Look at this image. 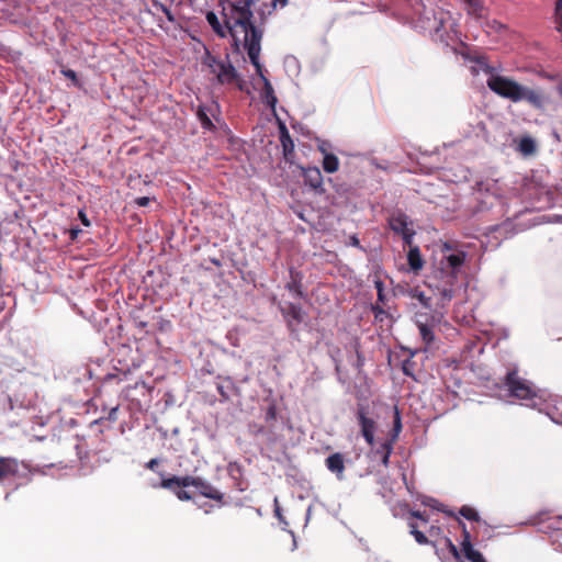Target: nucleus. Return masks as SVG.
<instances>
[{
	"label": "nucleus",
	"instance_id": "obj_9",
	"mask_svg": "<svg viewBox=\"0 0 562 562\" xmlns=\"http://www.w3.org/2000/svg\"><path fill=\"white\" fill-rule=\"evenodd\" d=\"M198 480H199V477H193V476H189V475L172 476L169 479H164L159 484L153 485V487H162L166 490H175V487L180 488V487H189V486L195 487Z\"/></svg>",
	"mask_w": 562,
	"mask_h": 562
},
{
	"label": "nucleus",
	"instance_id": "obj_42",
	"mask_svg": "<svg viewBox=\"0 0 562 562\" xmlns=\"http://www.w3.org/2000/svg\"><path fill=\"white\" fill-rule=\"evenodd\" d=\"M350 244H351L352 246H355V247H358V246H359V239H358V237H357V236H352V237L350 238Z\"/></svg>",
	"mask_w": 562,
	"mask_h": 562
},
{
	"label": "nucleus",
	"instance_id": "obj_6",
	"mask_svg": "<svg viewBox=\"0 0 562 562\" xmlns=\"http://www.w3.org/2000/svg\"><path fill=\"white\" fill-rule=\"evenodd\" d=\"M506 384L513 396L519 400H529L531 402V407L538 406L537 400H539L540 396L536 393L531 384L528 381L520 379L515 371L507 374Z\"/></svg>",
	"mask_w": 562,
	"mask_h": 562
},
{
	"label": "nucleus",
	"instance_id": "obj_46",
	"mask_svg": "<svg viewBox=\"0 0 562 562\" xmlns=\"http://www.w3.org/2000/svg\"><path fill=\"white\" fill-rule=\"evenodd\" d=\"M558 92L562 97V82L558 86Z\"/></svg>",
	"mask_w": 562,
	"mask_h": 562
},
{
	"label": "nucleus",
	"instance_id": "obj_35",
	"mask_svg": "<svg viewBox=\"0 0 562 562\" xmlns=\"http://www.w3.org/2000/svg\"><path fill=\"white\" fill-rule=\"evenodd\" d=\"M136 204L139 206H147L150 203V198L140 196L135 200Z\"/></svg>",
	"mask_w": 562,
	"mask_h": 562
},
{
	"label": "nucleus",
	"instance_id": "obj_36",
	"mask_svg": "<svg viewBox=\"0 0 562 562\" xmlns=\"http://www.w3.org/2000/svg\"><path fill=\"white\" fill-rule=\"evenodd\" d=\"M375 288L378 290L379 300H383V283L382 281H375Z\"/></svg>",
	"mask_w": 562,
	"mask_h": 562
},
{
	"label": "nucleus",
	"instance_id": "obj_13",
	"mask_svg": "<svg viewBox=\"0 0 562 562\" xmlns=\"http://www.w3.org/2000/svg\"><path fill=\"white\" fill-rule=\"evenodd\" d=\"M462 551L465 558L471 562H485L483 555L473 548L470 542V535L464 529V541L462 542Z\"/></svg>",
	"mask_w": 562,
	"mask_h": 562
},
{
	"label": "nucleus",
	"instance_id": "obj_7",
	"mask_svg": "<svg viewBox=\"0 0 562 562\" xmlns=\"http://www.w3.org/2000/svg\"><path fill=\"white\" fill-rule=\"evenodd\" d=\"M390 227L394 233L402 236L406 245L411 246L413 244L415 231L412 228V222L407 215L403 213L392 215L390 218Z\"/></svg>",
	"mask_w": 562,
	"mask_h": 562
},
{
	"label": "nucleus",
	"instance_id": "obj_16",
	"mask_svg": "<svg viewBox=\"0 0 562 562\" xmlns=\"http://www.w3.org/2000/svg\"><path fill=\"white\" fill-rule=\"evenodd\" d=\"M199 493L207 498L221 501L222 494L214 488L211 484L204 482L202 479L199 477L198 483L195 485Z\"/></svg>",
	"mask_w": 562,
	"mask_h": 562
},
{
	"label": "nucleus",
	"instance_id": "obj_48",
	"mask_svg": "<svg viewBox=\"0 0 562 562\" xmlns=\"http://www.w3.org/2000/svg\"><path fill=\"white\" fill-rule=\"evenodd\" d=\"M426 504L429 505V506H434L435 507V505L431 504L430 502H427Z\"/></svg>",
	"mask_w": 562,
	"mask_h": 562
},
{
	"label": "nucleus",
	"instance_id": "obj_10",
	"mask_svg": "<svg viewBox=\"0 0 562 562\" xmlns=\"http://www.w3.org/2000/svg\"><path fill=\"white\" fill-rule=\"evenodd\" d=\"M304 182L316 192H324L323 176L317 167H308L303 169Z\"/></svg>",
	"mask_w": 562,
	"mask_h": 562
},
{
	"label": "nucleus",
	"instance_id": "obj_30",
	"mask_svg": "<svg viewBox=\"0 0 562 562\" xmlns=\"http://www.w3.org/2000/svg\"><path fill=\"white\" fill-rule=\"evenodd\" d=\"M198 116H199V120L204 128L210 130L213 126L211 119L206 115V113L202 109H200L198 111Z\"/></svg>",
	"mask_w": 562,
	"mask_h": 562
},
{
	"label": "nucleus",
	"instance_id": "obj_37",
	"mask_svg": "<svg viewBox=\"0 0 562 562\" xmlns=\"http://www.w3.org/2000/svg\"><path fill=\"white\" fill-rule=\"evenodd\" d=\"M274 505H276L274 514H276L277 518H278L280 521H283V517H282L281 510H280V507H279V505H278V498H274Z\"/></svg>",
	"mask_w": 562,
	"mask_h": 562
},
{
	"label": "nucleus",
	"instance_id": "obj_39",
	"mask_svg": "<svg viewBox=\"0 0 562 562\" xmlns=\"http://www.w3.org/2000/svg\"><path fill=\"white\" fill-rule=\"evenodd\" d=\"M64 75L72 80L76 79V72L74 70L68 69V70L64 71Z\"/></svg>",
	"mask_w": 562,
	"mask_h": 562
},
{
	"label": "nucleus",
	"instance_id": "obj_43",
	"mask_svg": "<svg viewBox=\"0 0 562 562\" xmlns=\"http://www.w3.org/2000/svg\"><path fill=\"white\" fill-rule=\"evenodd\" d=\"M117 412V407L112 408V411L109 414L110 419H115V414Z\"/></svg>",
	"mask_w": 562,
	"mask_h": 562
},
{
	"label": "nucleus",
	"instance_id": "obj_24",
	"mask_svg": "<svg viewBox=\"0 0 562 562\" xmlns=\"http://www.w3.org/2000/svg\"><path fill=\"white\" fill-rule=\"evenodd\" d=\"M401 430H402L401 415H400L398 409L395 407L394 425H393V430H392V435H391L390 440L395 442L397 440V438H398V435H400Z\"/></svg>",
	"mask_w": 562,
	"mask_h": 562
},
{
	"label": "nucleus",
	"instance_id": "obj_32",
	"mask_svg": "<svg viewBox=\"0 0 562 562\" xmlns=\"http://www.w3.org/2000/svg\"><path fill=\"white\" fill-rule=\"evenodd\" d=\"M414 297H416L425 307H430V297H428L424 292L422 291H415Z\"/></svg>",
	"mask_w": 562,
	"mask_h": 562
},
{
	"label": "nucleus",
	"instance_id": "obj_3",
	"mask_svg": "<svg viewBox=\"0 0 562 562\" xmlns=\"http://www.w3.org/2000/svg\"><path fill=\"white\" fill-rule=\"evenodd\" d=\"M471 70L473 75H477L480 71L486 74L488 76L486 80L487 87L494 93L512 102L527 101L535 108H542L543 98L539 92L521 86L508 77L495 74L494 69L485 63L484 58H479L476 65Z\"/></svg>",
	"mask_w": 562,
	"mask_h": 562
},
{
	"label": "nucleus",
	"instance_id": "obj_38",
	"mask_svg": "<svg viewBox=\"0 0 562 562\" xmlns=\"http://www.w3.org/2000/svg\"><path fill=\"white\" fill-rule=\"evenodd\" d=\"M158 464V460L157 459H151L148 461V463L146 464V467L149 469V470H155V468L157 467Z\"/></svg>",
	"mask_w": 562,
	"mask_h": 562
},
{
	"label": "nucleus",
	"instance_id": "obj_8",
	"mask_svg": "<svg viewBox=\"0 0 562 562\" xmlns=\"http://www.w3.org/2000/svg\"><path fill=\"white\" fill-rule=\"evenodd\" d=\"M357 419L360 426L361 435L364 438L366 442L373 448L375 438L374 434L376 430V423L373 418L367 415L364 407H359L357 411Z\"/></svg>",
	"mask_w": 562,
	"mask_h": 562
},
{
	"label": "nucleus",
	"instance_id": "obj_4",
	"mask_svg": "<svg viewBox=\"0 0 562 562\" xmlns=\"http://www.w3.org/2000/svg\"><path fill=\"white\" fill-rule=\"evenodd\" d=\"M437 41L449 44L459 38L458 24L450 12L438 9L434 12V24L430 26Z\"/></svg>",
	"mask_w": 562,
	"mask_h": 562
},
{
	"label": "nucleus",
	"instance_id": "obj_5",
	"mask_svg": "<svg viewBox=\"0 0 562 562\" xmlns=\"http://www.w3.org/2000/svg\"><path fill=\"white\" fill-rule=\"evenodd\" d=\"M203 64L221 85L233 83L237 77L236 69L229 63L228 58H217L211 54H206Z\"/></svg>",
	"mask_w": 562,
	"mask_h": 562
},
{
	"label": "nucleus",
	"instance_id": "obj_25",
	"mask_svg": "<svg viewBox=\"0 0 562 562\" xmlns=\"http://www.w3.org/2000/svg\"><path fill=\"white\" fill-rule=\"evenodd\" d=\"M408 527L411 529V535L415 538L417 543L426 544L428 542L427 537L417 529V525L415 522H408Z\"/></svg>",
	"mask_w": 562,
	"mask_h": 562
},
{
	"label": "nucleus",
	"instance_id": "obj_40",
	"mask_svg": "<svg viewBox=\"0 0 562 562\" xmlns=\"http://www.w3.org/2000/svg\"><path fill=\"white\" fill-rule=\"evenodd\" d=\"M412 516H413V517H416V518H418V519H420V520H423L424 522H427V519H426V518L424 517V515H423L422 513H419V512H413V513H412Z\"/></svg>",
	"mask_w": 562,
	"mask_h": 562
},
{
	"label": "nucleus",
	"instance_id": "obj_18",
	"mask_svg": "<svg viewBox=\"0 0 562 562\" xmlns=\"http://www.w3.org/2000/svg\"><path fill=\"white\" fill-rule=\"evenodd\" d=\"M280 142L285 156L294 150V143L284 124L280 125Z\"/></svg>",
	"mask_w": 562,
	"mask_h": 562
},
{
	"label": "nucleus",
	"instance_id": "obj_47",
	"mask_svg": "<svg viewBox=\"0 0 562 562\" xmlns=\"http://www.w3.org/2000/svg\"><path fill=\"white\" fill-rule=\"evenodd\" d=\"M310 513H311V507L307 508V518L310 517Z\"/></svg>",
	"mask_w": 562,
	"mask_h": 562
},
{
	"label": "nucleus",
	"instance_id": "obj_49",
	"mask_svg": "<svg viewBox=\"0 0 562 562\" xmlns=\"http://www.w3.org/2000/svg\"><path fill=\"white\" fill-rule=\"evenodd\" d=\"M561 528H562V522H560L558 526V529H561Z\"/></svg>",
	"mask_w": 562,
	"mask_h": 562
},
{
	"label": "nucleus",
	"instance_id": "obj_12",
	"mask_svg": "<svg viewBox=\"0 0 562 562\" xmlns=\"http://www.w3.org/2000/svg\"><path fill=\"white\" fill-rule=\"evenodd\" d=\"M393 445H394V442L389 439V440H384V441L379 442L378 446H376V441H375L374 442V447L371 448L373 453L376 457H380L381 462H382V464L384 467H389L390 457H391V453L393 451Z\"/></svg>",
	"mask_w": 562,
	"mask_h": 562
},
{
	"label": "nucleus",
	"instance_id": "obj_27",
	"mask_svg": "<svg viewBox=\"0 0 562 562\" xmlns=\"http://www.w3.org/2000/svg\"><path fill=\"white\" fill-rule=\"evenodd\" d=\"M460 515L468 520H479L477 512L470 506H463L460 509Z\"/></svg>",
	"mask_w": 562,
	"mask_h": 562
},
{
	"label": "nucleus",
	"instance_id": "obj_44",
	"mask_svg": "<svg viewBox=\"0 0 562 562\" xmlns=\"http://www.w3.org/2000/svg\"><path fill=\"white\" fill-rule=\"evenodd\" d=\"M319 150L325 155L327 154L326 153V147H325V143H323L322 145L318 146Z\"/></svg>",
	"mask_w": 562,
	"mask_h": 562
},
{
	"label": "nucleus",
	"instance_id": "obj_1",
	"mask_svg": "<svg viewBox=\"0 0 562 562\" xmlns=\"http://www.w3.org/2000/svg\"><path fill=\"white\" fill-rule=\"evenodd\" d=\"M224 24L214 12L206 13V21L221 37L231 35L236 45L241 44L247 50L250 63L261 72L260 52L263 31L256 26L252 12L247 1L231 0L223 8Z\"/></svg>",
	"mask_w": 562,
	"mask_h": 562
},
{
	"label": "nucleus",
	"instance_id": "obj_15",
	"mask_svg": "<svg viewBox=\"0 0 562 562\" xmlns=\"http://www.w3.org/2000/svg\"><path fill=\"white\" fill-rule=\"evenodd\" d=\"M407 261L411 270L414 271L415 273L419 272L423 269L424 260L417 246H409Z\"/></svg>",
	"mask_w": 562,
	"mask_h": 562
},
{
	"label": "nucleus",
	"instance_id": "obj_11",
	"mask_svg": "<svg viewBox=\"0 0 562 562\" xmlns=\"http://www.w3.org/2000/svg\"><path fill=\"white\" fill-rule=\"evenodd\" d=\"M325 465L338 480L344 479L345 459L341 453L336 452L328 456L325 460Z\"/></svg>",
	"mask_w": 562,
	"mask_h": 562
},
{
	"label": "nucleus",
	"instance_id": "obj_28",
	"mask_svg": "<svg viewBox=\"0 0 562 562\" xmlns=\"http://www.w3.org/2000/svg\"><path fill=\"white\" fill-rule=\"evenodd\" d=\"M153 5H154V8H155L157 11H161V12L166 15V18H167V20H168L169 22L173 23V22L176 21V18H175L173 13H172V12H171V10H170L168 7H166L165 4H162V3H160V2H154V4H153Z\"/></svg>",
	"mask_w": 562,
	"mask_h": 562
},
{
	"label": "nucleus",
	"instance_id": "obj_14",
	"mask_svg": "<svg viewBox=\"0 0 562 562\" xmlns=\"http://www.w3.org/2000/svg\"><path fill=\"white\" fill-rule=\"evenodd\" d=\"M467 11V13L475 19H481L484 15L483 0H459Z\"/></svg>",
	"mask_w": 562,
	"mask_h": 562
},
{
	"label": "nucleus",
	"instance_id": "obj_45",
	"mask_svg": "<svg viewBox=\"0 0 562 562\" xmlns=\"http://www.w3.org/2000/svg\"><path fill=\"white\" fill-rule=\"evenodd\" d=\"M79 232H80V229H72L71 231L72 238H76Z\"/></svg>",
	"mask_w": 562,
	"mask_h": 562
},
{
	"label": "nucleus",
	"instance_id": "obj_17",
	"mask_svg": "<svg viewBox=\"0 0 562 562\" xmlns=\"http://www.w3.org/2000/svg\"><path fill=\"white\" fill-rule=\"evenodd\" d=\"M256 72L263 80V85H265L263 98H265V101H266V103L269 106H271L273 109L276 106V103H277V97L274 95L273 88H272L271 83L269 82V80L263 76L262 71L259 72L256 69Z\"/></svg>",
	"mask_w": 562,
	"mask_h": 562
},
{
	"label": "nucleus",
	"instance_id": "obj_21",
	"mask_svg": "<svg viewBox=\"0 0 562 562\" xmlns=\"http://www.w3.org/2000/svg\"><path fill=\"white\" fill-rule=\"evenodd\" d=\"M323 168L328 173H334L339 168V160L333 154H325L323 159Z\"/></svg>",
	"mask_w": 562,
	"mask_h": 562
},
{
	"label": "nucleus",
	"instance_id": "obj_31",
	"mask_svg": "<svg viewBox=\"0 0 562 562\" xmlns=\"http://www.w3.org/2000/svg\"><path fill=\"white\" fill-rule=\"evenodd\" d=\"M276 418H277V406H276V404L271 403L266 409L265 419H266V422H273V420H276Z\"/></svg>",
	"mask_w": 562,
	"mask_h": 562
},
{
	"label": "nucleus",
	"instance_id": "obj_29",
	"mask_svg": "<svg viewBox=\"0 0 562 562\" xmlns=\"http://www.w3.org/2000/svg\"><path fill=\"white\" fill-rule=\"evenodd\" d=\"M557 30L562 33V0H559L555 7Z\"/></svg>",
	"mask_w": 562,
	"mask_h": 562
},
{
	"label": "nucleus",
	"instance_id": "obj_33",
	"mask_svg": "<svg viewBox=\"0 0 562 562\" xmlns=\"http://www.w3.org/2000/svg\"><path fill=\"white\" fill-rule=\"evenodd\" d=\"M183 487H180V488H177L175 487V490H171L176 496L180 499V501H189L191 499V495L189 492L182 490Z\"/></svg>",
	"mask_w": 562,
	"mask_h": 562
},
{
	"label": "nucleus",
	"instance_id": "obj_19",
	"mask_svg": "<svg viewBox=\"0 0 562 562\" xmlns=\"http://www.w3.org/2000/svg\"><path fill=\"white\" fill-rule=\"evenodd\" d=\"M18 463L11 458H0V479L15 473Z\"/></svg>",
	"mask_w": 562,
	"mask_h": 562
},
{
	"label": "nucleus",
	"instance_id": "obj_41",
	"mask_svg": "<svg viewBox=\"0 0 562 562\" xmlns=\"http://www.w3.org/2000/svg\"><path fill=\"white\" fill-rule=\"evenodd\" d=\"M278 2L281 4V7L286 4V0H273L271 4L272 9L277 5Z\"/></svg>",
	"mask_w": 562,
	"mask_h": 562
},
{
	"label": "nucleus",
	"instance_id": "obj_23",
	"mask_svg": "<svg viewBox=\"0 0 562 562\" xmlns=\"http://www.w3.org/2000/svg\"><path fill=\"white\" fill-rule=\"evenodd\" d=\"M286 315L291 317V319L295 321L296 323H301L304 321V312L300 305L296 304H290L288 307Z\"/></svg>",
	"mask_w": 562,
	"mask_h": 562
},
{
	"label": "nucleus",
	"instance_id": "obj_20",
	"mask_svg": "<svg viewBox=\"0 0 562 562\" xmlns=\"http://www.w3.org/2000/svg\"><path fill=\"white\" fill-rule=\"evenodd\" d=\"M291 281L286 283V289L292 293L295 297H303V291L300 283V279H297L299 273L293 270L290 271Z\"/></svg>",
	"mask_w": 562,
	"mask_h": 562
},
{
	"label": "nucleus",
	"instance_id": "obj_22",
	"mask_svg": "<svg viewBox=\"0 0 562 562\" xmlns=\"http://www.w3.org/2000/svg\"><path fill=\"white\" fill-rule=\"evenodd\" d=\"M518 148L524 155H531L536 151V143L530 137H524L519 142Z\"/></svg>",
	"mask_w": 562,
	"mask_h": 562
},
{
	"label": "nucleus",
	"instance_id": "obj_26",
	"mask_svg": "<svg viewBox=\"0 0 562 562\" xmlns=\"http://www.w3.org/2000/svg\"><path fill=\"white\" fill-rule=\"evenodd\" d=\"M418 328H419V334H420L423 340L426 344H430L434 340V333H432V330L427 325H425V324H419Z\"/></svg>",
	"mask_w": 562,
	"mask_h": 562
},
{
	"label": "nucleus",
	"instance_id": "obj_2",
	"mask_svg": "<svg viewBox=\"0 0 562 562\" xmlns=\"http://www.w3.org/2000/svg\"><path fill=\"white\" fill-rule=\"evenodd\" d=\"M468 252L454 241H445L438 246L434 257V278L436 288L445 302L454 295V285L462 272Z\"/></svg>",
	"mask_w": 562,
	"mask_h": 562
},
{
	"label": "nucleus",
	"instance_id": "obj_34",
	"mask_svg": "<svg viewBox=\"0 0 562 562\" xmlns=\"http://www.w3.org/2000/svg\"><path fill=\"white\" fill-rule=\"evenodd\" d=\"M78 216H79V220L81 221V223L85 225V226H90V221L87 216V214L85 213V211L80 210L78 212Z\"/></svg>",
	"mask_w": 562,
	"mask_h": 562
}]
</instances>
